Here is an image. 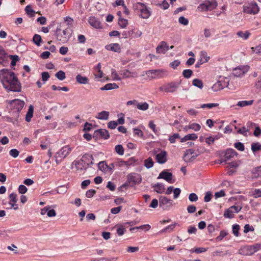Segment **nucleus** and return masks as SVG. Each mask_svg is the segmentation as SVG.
Here are the masks:
<instances>
[{"label":"nucleus","mask_w":261,"mask_h":261,"mask_svg":"<svg viewBox=\"0 0 261 261\" xmlns=\"http://www.w3.org/2000/svg\"><path fill=\"white\" fill-rule=\"evenodd\" d=\"M0 80L4 88L7 91L19 92L21 86L14 72L3 69L0 70Z\"/></svg>","instance_id":"f257e3e1"},{"label":"nucleus","mask_w":261,"mask_h":261,"mask_svg":"<svg viewBox=\"0 0 261 261\" xmlns=\"http://www.w3.org/2000/svg\"><path fill=\"white\" fill-rule=\"evenodd\" d=\"M134 8L140 13V17L143 19L148 18L151 15V9L145 4L138 2L134 5Z\"/></svg>","instance_id":"f03ea898"},{"label":"nucleus","mask_w":261,"mask_h":261,"mask_svg":"<svg viewBox=\"0 0 261 261\" xmlns=\"http://www.w3.org/2000/svg\"><path fill=\"white\" fill-rule=\"evenodd\" d=\"M261 249L260 244H255L251 246H247L241 248L239 250V253L246 255H251Z\"/></svg>","instance_id":"7ed1b4c3"},{"label":"nucleus","mask_w":261,"mask_h":261,"mask_svg":"<svg viewBox=\"0 0 261 261\" xmlns=\"http://www.w3.org/2000/svg\"><path fill=\"white\" fill-rule=\"evenodd\" d=\"M7 102L9 104L8 108H9L11 111L16 112L17 115L19 114V113L24 105V101L20 100L19 99H13L10 101L7 100Z\"/></svg>","instance_id":"20e7f679"},{"label":"nucleus","mask_w":261,"mask_h":261,"mask_svg":"<svg viewBox=\"0 0 261 261\" xmlns=\"http://www.w3.org/2000/svg\"><path fill=\"white\" fill-rule=\"evenodd\" d=\"M259 11V8L255 2H251L243 6V12L248 14L256 15Z\"/></svg>","instance_id":"39448f33"},{"label":"nucleus","mask_w":261,"mask_h":261,"mask_svg":"<svg viewBox=\"0 0 261 261\" xmlns=\"http://www.w3.org/2000/svg\"><path fill=\"white\" fill-rule=\"evenodd\" d=\"M217 6V3L215 0L205 1L198 7V9L200 11H212L216 9Z\"/></svg>","instance_id":"423d86ee"},{"label":"nucleus","mask_w":261,"mask_h":261,"mask_svg":"<svg viewBox=\"0 0 261 261\" xmlns=\"http://www.w3.org/2000/svg\"><path fill=\"white\" fill-rule=\"evenodd\" d=\"M166 73V71L164 69L149 70L146 72V75L150 79L161 78Z\"/></svg>","instance_id":"0eeeda50"},{"label":"nucleus","mask_w":261,"mask_h":261,"mask_svg":"<svg viewBox=\"0 0 261 261\" xmlns=\"http://www.w3.org/2000/svg\"><path fill=\"white\" fill-rule=\"evenodd\" d=\"M142 181V177L140 174L133 173L128 175L127 176V182L132 185V186H134L135 185L140 184Z\"/></svg>","instance_id":"6e6552de"},{"label":"nucleus","mask_w":261,"mask_h":261,"mask_svg":"<svg viewBox=\"0 0 261 261\" xmlns=\"http://www.w3.org/2000/svg\"><path fill=\"white\" fill-rule=\"evenodd\" d=\"M241 206L235 205L231 206L225 211L223 216L225 218L232 219L233 218L234 213H238L241 210Z\"/></svg>","instance_id":"1a4fd4ad"},{"label":"nucleus","mask_w":261,"mask_h":261,"mask_svg":"<svg viewBox=\"0 0 261 261\" xmlns=\"http://www.w3.org/2000/svg\"><path fill=\"white\" fill-rule=\"evenodd\" d=\"M248 69L249 67L247 66H239L234 68L232 72V74L234 76L232 77V80H234L235 77H241L243 76L248 71Z\"/></svg>","instance_id":"9d476101"},{"label":"nucleus","mask_w":261,"mask_h":261,"mask_svg":"<svg viewBox=\"0 0 261 261\" xmlns=\"http://www.w3.org/2000/svg\"><path fill=\"white\" fill-rule=\"evenodd\" d=\"M72 148L69 145H66L63 147L58 152H57L55 157L56 158H65L71 151Z\"/></svg>","instance_id":"9b49d317"},{"label":"nucleus","mask_w":261,"mask_h":261,"mask_svg":"<svg viewBox=\"0 0 261 261\" xmlns=\"http://www.w3.org/2000/svg\"><path fill=\"white\" fill-rule=\"evenodd\" d=\"M173 201L166 197L161 196L159 198V205L164 210H167L172 205Z\"/></svg>","instance_id":"f8f14e48"},{"label":"nucleus","mask_w":261,"mask_h":261,"mask_svg":"<svg viewBox=\"0 0 261 261\" xmlns=\"http://www.w3.org/2000/svg\"><path fill=\"white\" fill-rule=\"evenodd\" d=\"M93 137L96 139L102 138L108 139L110 137L109 132L106 129L96 130L93 134Z\"/></svg>","instance_id":"ddd939ff"},{"label":"nucleus","mask_w":261,"mask_h":261,"mask_svg":"<svg viewBox=\"0 0 261 261\" xmlns=\"http://www.w3.org/2000/svg\"><path fill=\"white\" fill-rule=\"evenodd\" d=\"M156 162L161 164L165 163L167 161V152L165 150H162L155 155Z\"/></svg>","instance_id":"4468645a"},{"label":"nucleus","mask_w":261,"mask_h":261,"mask_svg":"<svg viewBox=\"0 0 261 261\" xmlns=\"http://www.w3.org/2000/svg\"><path fill=\"white\" fill-rule=\"evenodd\" d=\"M169 49V46L165 41H162L157 46L156 48V52L158 54H165L167 51Z\"/></svg>","instance_id":"2eb2a0df"},{"label":"nucleus","mask_w":261,"mask_h":261,"mask_svg":"<svg viewBox=\"0 0 261 261\" xmlns=\"http://www.w3.org/2000/svg\"><path fill=\"white\" fill-rule=\"evenodd\" d=\"M9 203L11 205V207H13L14 210H17L18 209V204L16 203L17 202V194L12 193L9 196Z\"/></svg>","instance_id":"dca6fc26"},{"label":"nucleus","mask_w":261,"mask_h":261,"mask_svg":"<svg viewBox=\"0 0 261 261\" xmlns=\"http://www.w3.org/2000/svg\"><path fill=\"white\" fill-rule=\"evenodd\" d=\"M209 59L210 57L207 56V54L205 51H201L200 58L195 64V67L199 68L203 63L207 62Z\"/></svg>","instance_id":"f3484780"},{"label":"nucleus","mask_w":261,"mask_h":261,"mask_svg":"<svg viewBox=\"0 0 261 261\" xmlns=\"http://www.w3.org/2000/svg\"><path fill=\"white\" fill-rule=\"evenodd\" d=\"M158 178H163L168 182L172 183V174L170 172H168L165 170L163 171L160 173Z\"/></svg>","instance_id":"a211bd4d"},{"label":"nucleus","mask_w":261,"mask_h":261,"mask_svg":"<svg viewBox=\"0 0 261 261\" xmlns=\"http://www.w3.org/2000/svg\"><path fill=\"white\" fill-rule=\"evenodd\" d=\"M89 23L96 29L101 28V24L99 20L94 16H90L88 19Z\"/></svg>","instance_id":"6ab92c4d"},{"label":"nucleus","mask_w":261,"mask_h":261,"mask_svg":"<svg viewBox=\"0 0 261 261\" xmlns=\"http://www.w3.org/2000/svg\"><path fill=\"white\" fill-rule=\"evenodd\" d=\"M230 80L227 77H220L218 82H220L219 83L222 89L228 87L229 89H232L230 84H229Z\"/></svg>","instance_id":"aec40b11"},{"label":"nucleus","mask_w":261,"mask_h":261,"mask_svg":"<svg viewBox=\"0 0 261 261\" xmlns=\"http://www.w3.org/2000/svg\"><path fill=\"white\" fill-rule=\"evenodd\" d=\"M81 162L85 165L89 166V165H93V157L92 155L89 154H84L81 158Z\"/></svg>","instance_id":"412c9836"},{"label":"nucleus","mask_w":261,"mask_h":261,"mask_svg":"<svg viewBox=\"0 0 261 261\" xmlns=\"http://www.w3.org/2000/svg\"><path fill=\"white\" fill-rule=\"evenodd\" d=\"M105 48L108 50H111L116 53L121 51L120 46L118 43H111L105 46Z\"/></svg>","instance_id":"4be33fe9"},{"label":"nucleus","mask_w":261,"mask_h":261,"mask_svg":"<svg viewBox=\"0 0 261 261\" xmlns=\"http://www.w3.org/2000/svg\"><path fill=\"white\" fill-rule=\"evenodd\" d=\"M194 153V150L192 149H189L187 150L183 158L184 161L186 162H190L192 161L193 160H194L197 156L198 155L196 154L195 155H192L191 156L190 159H187V157H188L189 155H191Z\"/></svg>","instance_id":"5701e85b"},{"label":"nucleus","mask_w":261,"mask_h":261,"mask_svg":"<svg viewBox=\"0 0 261 261\" xmlns=\"http://www.w3.org/2000/svg\"><path fill=\"white\" fill-rule=\"evenodd\" d=\"M8 57V54L6 52L4 47L0 45V64H2L7 61Z\"/></svg>","instance_id":"b1692460"},{"label":"nucleus","mask_w":261,"mask_h":261,"mask_svg":"<svg viewBox=\"0 0 261 261\" xmlns=\"http://www.w3.org/2000/svg\"><path fill=\"white\" fill-rule=\"evenodd\" d=\"M236 155H237V153L234 149H227L225 151L224 156V158L226 159V160L227 161Z\"/></svg>","instance_id":"393cba45"},{"label":"nucleus","mask_w":261,"mask_h":261,"mask_svg":"<svg viewBox=\"0 0 261 261\" xmlns=\"http://www.w3.org/2000/svg\"><path fill=\"white\" fill-rule=\"evenodd\" d=\"M154 191L158 193L161 194L165 192V186L162 183H157L152 186Z\"/></svg>","instance_id":"a878e982"},{"label":"nucleus","mask_w":261,"mask_h":261,"mask_svg":"<svg viewBox=\"0 0 261 261\" xmlns=\"http://www.w3.org/2000/svg\"><path fill=\"white\" fill-rule=\"evenodd\" d=\"M198 138V136L195 134H191L186 135L184 137L181 139V142H185L188 140H195Z\"/></svg>","instance_id":"bb28decb"},{"label":"nucleus","mask_w":261,"mask_h":261,"mask_svg":"<svg viewBox=\"0 0 261 261\" xmlns=\"http://www.w3.org/2000/svg\"><path fill=\"white\" fill-rule=\"evenodd\" d=\"M76 82L81 84H86L88 83L89 80L86 76H83L80 74H79L76 76Z\"/></svg>","instance_id":"cd10ccee"},{"label":"nucleus","mask_w":261,"mask_h":261,"mask_svg":"<svg viewBox=\"0 0 261 261\" xmlns=\"http://www.w3.org/2000/svg\"><path fill=\"white\" fill-rule=\"evenodd\" d=\"M109 112L106 111H103L97 114V116H96L98 119L100 120H107L109 118Z\"/></svg>","instance_id":"c85d7f7f"},{"label":"nucleus","mask_w":261,"mask_h":261,"mask_svg":"<svg viewBox=\"0 0 261 261\" xmlns=\"http://www.w3.org/2000/svg\"><path fill=\"white\" fill-rule=\"evenodd\" d=\"M118 88V86L116 83H113L107 84L105 86L101 87L100 89L101 90H110L117 89Z\"/></svg>","instance_id":"c756f323"},{"label":"nucleus","mask_w":261,"mask_h":261,"mask_svg":"<svg viewBox=\"0 0 261 261\" xmlns=\"http://www.w3.org/2000/svg\"><path fill=\"white\" fill-rule=\"evenodd\" d=\"M237 35L244 40H247L249 37L250 33L248 31H246L245 32L239 31L237 32Z\"/></svg>","instance_id":"7c9ffc66"},{"label":"nucleus","mask_w":261,"mask_h":261,"mask_svg":"<svg viewBox=\"0 0 261 261\" xmlns=\"http://www.w3.org/2000/svg\"><path fill=\"white\" fill-rule=\"evenodd\" d=\"M33 111H34V107L32 105H30L28 111L27 112V114L25 116V121L27 122H30L31 121V118L33 117Z\"/></svg>","instance_id":"2f4dec72"},{"label":"nucleus","mask_w":261,"mask_h":261,"mask_svg":"<svg viewBox=\"0 0 261 261\" xmlns=\"http://www.w3.org/2000/svg\"><path fill=\"white\" fill-rule=\"evenodd\" d=\"M32 41L37 46H40L41 45V43L42 41V39L40 35L38 34H35L33 37Z\"/></svg>","instance_id":"473e14b6"},{"label":"nucleus","mask_w":261,"mask_h":261,"mask_svg":"<svg viewBox=\"0 0 261 261\" xmlns=\"http://www.w3.org/2000/svg\"><path fill=\"white\" fill-rule=\"evenodd\" d=\"M178 225V224L177 223H174L173 224L169 225L167 226V227H166L165 228L161 230V232L163 233V232H172L174 230L175 226Z\"/></svg>","instance_id":"72a5a7b5"},{"label":"nucleus","mask_w":261,"mask_h":261,"mask_svg":"<svg viewBox=\"0 0 261 261\" xmlns=\"http://www.w3.org/2000/svg\"><path fill=\"white\" fill-rule=\"evenodd\" d=\"M251 173L255 178L258 177L261 173V166L254 168Z\"/></svg>","instance_id":"f704fd0d"},{"label":"nucleus","mask_w":261,"mask_h":261,"mask_svg":"<svg viewBox=\"0 0 261 261\" xmlns=\"http://www.w3.org/2000/svg\"><path fill=\"white\" fill-rule=\"evenodd\" d=\"M111 77L114 81H121V77L118 75L115 69L112 68L111 70Z\"/></svg>","instance_id":"c9c22d12"},{"label":"nucleus","mask_w":261,"mask_h":261,"mask_svg":"<svg viewBox=\"0 0 261 261\" xmlns=\"http://www.w3.org/2000/svg\"><path fill=\"white\" fill-rule=\"evenodd\" d=\"M98 169L103 172H108V165L106 164L105 161L100 162L98 164Z\"/></svg>","instance_id":"e433bc0d"},{"label":"nucleus","mask_w":261,"mask_h":261,"mask_svg":"<svg viewBox=\"0 0 261 261\" xmlns=\"http://www.w3.org/2000/svg\"><path fill=\"white\" fill-rule=\"evenodd\" d=\"M153 164L154 163L152 161V159L150 157L148 158L144 161V166L147 169H149L152 167Z\"/></svg>","instance_id":"4c0bfd02"},{"label":"nucleus","mask_w":261,"mask_h":261,"mask_svg":"<svg viewBox=\"0 0 261 261\" xmlns=\"http://www.w3.org/2000/svg\"><path fill=\"white\" fill-rule=\"evenodd\" d=\"M219 106V103H210L206 104H202L200 105V108L202 109H211L213 107H216Z\"/></svg>","instance_id":"58836bf2"},{"label":"nucleus","mask_w":261,"mask_h":261,"mask_svg":"<svg viewBox=\"0 0 261 261\" xmlns=\"http://www.w3.org/2000/svg\"><path fill=\"white\" fill-rule=\"evenodd\" d=\"M151 228V226L149 224H145L140 226H137L130 228V231H133L135 229H145L146 231L149 230Z\"/></svg>","instance_id":"ea45409f"},{"label":"nucleus","mask_w":261,"mask_h":261,"mask_svg":"<svg viewBox=\"0 0 261 261\" xmlns=\"http://www.w3.org/2000/svg\"><path fill=\"white\" fill-rule=\"evenodd\" d=\"M118 24L121 28H125L128 24L127 19L120 17L118 19Z\"/></svg>","instance_id":"a19ab883"},{"label":"nucleus","mask_w":261,"mask_h":261,"mask_svg":"<svg viewBox=\"0 0 261 261\" xmlns=\"http://www.w3.org/2000/svg\"><path fill=\"white\" fill-rule=\"evenodd\" d=\"M261 149V144L258 142L252 143L251 144V150L253 152H256Z\"/></svg>","instance_id":"79ce46f5"},{"label":"nucleus","mask_w":261,"mask_h":261,"mask_svg":"<svg viewBox=\"0 0 261 261\" xmlns=\"http://www.w3.org/2000/svg\"><path fill=\"white\" fill-rule=\"evenodd\" d=\"M193 85L199 88H202L203 87V83L201 80L198 79H195L192 81Z\"/></svg>","instance_id":"37998d69"},{"label":"nucleus","mask_w":261,"mask_h":261,"mask_svg":"<svg viewBox=\"0 0 261 261\" xmlns=\"http://www.w3.org/2000/svg\"><path fill=\"white\" fill-rule=\"evenodd\" d=\"M253 102V100H249V101H241L238 102L237 106H240L241 107H243L251 105Z\"/></svg>","instance_id":"c03bdc74"},{"label":"nucleus","mask_w":261,"mask_h":261,"mask_svg":"<svg viewBox=\"0 0 261 261\" xmlns=\"http://www.w3.org/2000/svg\"><path fill=\"white\" fill-rule=\"evenodd\" d=\"M193 71L191 69H185L182 71V75L185 78L189 79L193 74Z\"/></svg>","instance_id":"a18cd8bd"},{"label":"nucleus","mask_w":261,"mask_h":261,"mask_svg":"<svg viewBox=\"0 0 261 261\" xmlns=\"http://www.w3.org/2000/svg\"><path fill=\"white\" fill-rule=\"evenodd\" d=\"M55 75L60 81L64 80L66 77L65 73L62 70L57 72Z\"/></svg>","instance_id":"49530a36"},{"label":"nucleus","mask_w":261,"mask_h":261,"mask_svg":"<svg viewBox=\"0 0 261 261\" xmlns=\"http://www.w3.org/2000/svg\"><path fill=\"white\" fill-rule=\"evenodd\" d=\"M25 11L31 17L33 16L35 13V12L32 9L31 5L27 6L25 8Z\"/></svg>","instance_id":"de8ad7c7"},{"label":"nucleus","mask_w":261,"mask_h":261,"mask_svg":"<svg viewBox=\"0 0 261 261\" xmlns=\"http://www.w3.org/2000/svg\"><path fill=\"white\" fill-rule=\"evenodd\" d=\"M115 150L119 155H122L124 154V148L121 145H117L115 147Z\"/></svg>","instance_id":"09e8293b"},{"label":"nucleus","mask_w":261,"mask_h":261,"mask_svg":"<svg viewBox=\"0 0 261 261\" xmlns=\"http://www.w3.org/2000/svg\"><path fill=\"white\" fill-rule=\"evenodd\" d=\"M137 108L141 110L145 111L148 109V105L146 102H144L142 103H137Z\"/></svg>","instance_id":"8fccbe9b"},{"label":"nucleus","mask_w":261,"mask_h":261,"mask_svg":"<svg viewBox=\"0 0 261 261\" xmlns=\"http://www.w3.org/2000/svg\"><path fill=\"white\" fill-rule=\"evenodd\" d=\"M133 35V31L132 30L128 31H124L122 33V37L124 38H127L132 37Z\"/></svg>","instance_id":"3c124183"},{"label":"nucleus","mask_w":261,"mask_h":261,"mask_svg":"<svg viewBox=\"0 0 261 261\" xmlns=\"http://www.w3.org/2000/svg\"><path fill=\"white\" fill-rule=\"evenodd\" d=\"M251 49L253 53L259 55H261V44H259L255 47H252Z\"/></svg>","instance_id":"603ef678"},{"label":"nucleus","mask_w":261,"mask_h":261,"mask_svg":"<svg viewBox=\"0 0 261 261\" xmlns=\"http://www.w3.org/2000/svg\"><path fill=\"white\" fill-rule=\"evenodd\" d=\"M63 33L65 37H62V40L61 41L62 42H65L69 39L70 37V33L68 32V30L67 29L64 30L63 31Z\"/></svg>","instance_id":"864d4df0"},{"label":"nucleus","mask_w":261,"mask_h":261,"mask_svg":"<svg viewBox=\"0 0 261 261\" xmlns=\"http://www.w3.org/2000/svg\"><path fill=\"white\" fill-rule=\"evenodd\" d=\"M189 128L192 129L195 131H198L200 129L201 126L198 123H193L189 125Z\"/></svg>","instance_id":"5fc2aeb1"},{"label":"nucleus","mask_w":261,"mask_h":261,"mask_svg":"<svg viewBox=\"0 0 261 261\" xmlns=\"http://www.w3.org/2000/svg\"><path fill=\"white\" fill-rule=\"evenodd\" d=\"M10 58L12 60L11 66H14L16 65V62L19 60V57L17 55H10Z\"/></svg>","instance_id":"6e6d98bb"},{"label":"nucleus","mask_w":261,"mask_h":261,"mask_svg":"<svg viewBox=\"0 0 261 261\" xmlns=\"http://www.w3.org/2000/svg\"><path fill=\"white\" fill-rule=\"evenodd\" d=\"M255 87L256 88L257 92L261 93V75L258 78L257 81L255 84Z\"/></svg>","instance_id":"4d7b16f0"},{"label":"nucleus","mask_w":261,"mask_h":261,"mask_svg":"<svg viewBox=\"0 0 261 261\" xmlns=\"http://www.w3.org/2000/svg\"><path fill=\"white\" fill-rule=\"evenodd\" d=\"M239 230L240 226L238 224H234L232 226L233 233L236 237H238L239 236Z\"/></svg>","instance_id":"13d9d810"},{"label":"nucleus","mask_w":261,"mask_h":261,"mask_svg":"<svg viewBox=\"0 0 261 261\" xmlns=\"http://www.w3.org/2000/svg\"><path fill=\"white\" fill-rule=\"evenodd\" d=\"M220 82H218L214 84L212 87V89L213 91H218L219 90L223 89L221 85H220Z\"/></svg>","instance_id":"bf43d9fd"},{"label":"nucleus","mask_w":261,"mask_h":261,"mask_svg":"<svg viewBox=\"0 0 261 261\" xmlns=\"http://www.w3.org/2000/svg\"><path fill=\"white\" fill-rule=\"evenodd\" d=\"M179 138L180 136L178 134H174L172 136H169V141L171 143H174L175 142L176 139H178Z\"/></svg>","instance_id":"052dcab7"},{"label":"nucleus","mask_w":261,"mask_h":261,"mask_svg":"<svg viewBox=\"0 0 261 261\" xmlns=\"http://www.w3.org/2000/svg\"><path fill=\"white\" fill-rule=\"evenodd\" d=\"M227 234V233L226 231L224 230H222L220 231V234L219 236H218L216 238V240L217 241H221L226 235Z\"/></svg>","instance_id":"680f3d73"},{"label":"nucleus","mask_w":261,"mask_h":261,"mask_svg":"<svg viewBox=\"0 0 261 261\" xmlns=\"http://www.w3.org/2000/svg\"><path fill=\"white\" fill-rule=\"evenodd\" d=\"M132 31H133L132 38L140 37L142 34V32L138 29H133Z\"/></svg>","instance_id":"e2e57ef3"},{"label":"nucleus","mask_w":261,"mask_h":261,"mask_svg":"<svg viewBox=\"0 0 261 261\" xmlns=\"http://www.w3.org/2000/svg\"><path fill=\"white\" fill-rule=\"evenodd\" d=\"M149 127L152 130V131L156 134L158 132V129L156 128V125L153 123V121H150L148 124Z\"/></svg>","instance_id":"0e129e2a"},{"label":"nucleus","mask_w":261,"mask_h":261,"mask_svg":"<svg viewBox=\"0 0 261 261\" xmlns=\"http://www.w3.org/2000/svg\"><path fill=\"white\" fill-rule=\"evenodd\" d=\"M178 22L184 25H187L189 23V20L188 19L184 16H180L178 18Z\"/></svg>","instance_id":"69168bd1"},{"label":"nucleus","mask_w":261,"mask_h":261,"mask_svg":"<svg viewBox=\"0 0 261 261\" xmlns=\"http://www.w3.org/2000/svg\"><path fill=\"white\" fill-rule=\"evenodd\" d=\"M136 162L134 158H129L127 161H124V165L127 168L130 166L133 165Z\"/></svg>","instance_id":"338daca9"},{"label":"nucleus","mask_w":261,"mask_h":261,"mask_svg":"<svg viewBox=\"0 0 261 261\" xmlns=\"http://www.w3.org/2000/svg\"><path fill=\"white\" fill-rule=\"evenodd\" d=\"M19 153V151L16 149H12L9 151L10 155L14 158H17L18 156Z\"/></svg>","instance_id":"774afa93"}]
</instances>
